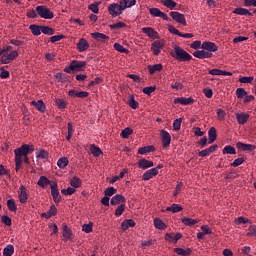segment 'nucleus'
<instances>
[{"label":"nucleus","mask_w":256,"mask_h":256,"mask_svg":"<svg viewBox=\"0 0 256 256\" xmlns=\"http://www.w3.org/2000/svg\"><path fill=\"white\" fill-rule=\"evenodd\" d=\"M233 13H235V15H250L253 16V13H251L249 10L245 9V8H236Z\"/></svg>","instance_id":"obj_43"},{"label":"nucleus","mask_w":256,"mask_h":256,"mask_svg":"<svg viewBox=\"0 0 256 256\" xmlns=\"http://www.w3.org/2000/svg\"><path fill=\"white\" fill-rule=\"evenodd\" d=\"M18 198L20 203L25 204L27 203V200L29 199V194H27V187L24 185L20 186V192L18 194Z\"/></svg>","instance_id":"obj_11"},{"label":"nucleus","mask_w":256,"mask_h":256,"mask_svg":"<svg viewBox=\"0 0 256 256\" xmlns=\"http://www.w3.org/2000/svg\"><path fill=\"white\" fill-rule=\"evenodd\" d=\"M170 16L173 19V21H176V23H180V25H184V27H186L187 20H185L184 14H181L179 12H170Z\"/></svg>","instance_id":"obj_7"},{"label":"nucleus","mask_w":256,"mask_h":256,"mask_svg":"<svg viewBox=\"0 0 256 256\" xmlns=\"http://www.w3.org/2000/svg\"><path fill=\"white\" fill-rule=\"evenodd\" d=\"M208 143H215L217 141V129L215 127H211L208 131Z\"/></svg>","instance_id":"obj_23"},{"label":"nucleus","mask_w":256,"mask_h":256,"mask_svg":"<svg viewBox=\"0 0 256 256\" xmlns=\"http://www.w3.org/2000/svg\"><path fill=\"white\" fill-rule=\"evenodd\" d=\"M155 89H157V86L145 87L143 88V93H145V95H151V93H154Z\"/></svg>","instance_id":"obj_59"},{"label":"nucleus","mask_w":256,"mask_h":256,"mask_svg":"<svg viewBox=\"0 0 256 256\" xmlns=\"http://www.w3.org/2000/svg\"><path fill=\"white\" fill-rule=\"evenodd\" d=\"M13 253H15V248L13 247V245H8L3 250V255L4 256H11V255H13Z\"/></svg>","instance_id":"obj_48"},{"label":"nucleus","mask_w":256,"mask_h":256,"mask_svg":"<svg viewBox=\"0 0 256 256\" xmlns=\"http://www.w3.org/2000/svg\"><path fill=\"white\" fill-rule=\"evenodd\" d=\"M70 185L73 189H79V187H81L82 185V181L81 178L74 176L71 180H70Z\"/></svg>","instance_id":"obj_31"},{"label":"nucleus","mask_w":256,"mask_h":256,"mask_svg":"<svg viewBox=\"0 0 256 256\" xmlns=\"http://www.w3.org/2000/svg\"><path fill=\"white\" fill-rule=\"evenodd\" d=\"M142 33H145V35L150 37V39H159V33H157V31L151 27L142 28Z\"/></svg>","instance_id":"obj_14"},{"label":"nucleus","mask_w":256,"mask_h":256,"mask_svg":"<svg viewBox=\"0 0 256 256\" xmlns=\"http://www.w3.org/2000/svg\"><path fill=\"white\" fill-rule=\"evenodd\" d=\"M162 146L167 149L171 145V134L165 130H161Z\"/></svg>","instance_id":"obj_9"},{"label":"nucleus","mask_w":256,"mask_h":256,"mask_svg":"<svg viewBox=\"0 0 256 256\" xmlns=\"http://www.w3.org/2000/svg\"><path fill=\"white\" fill-rule=\"evenodd\" d=\"M57 165L59 169H65V167L69 165V159H67V157H62L58 160Z\"/></svg>","instance_id":"obj_41"},{"label":"nucleus","mask_w":256,"mask_h":256,"mask_svg":"<svg viewBox=\"0 0 256 256\" xmlns=\"http://www.w3.org/2000/svg\"><path fill=\"white\" fill-rule=\"evenodd\" d=\"M165 47V43L160 40H156L151 45V51L156 57L161 53V49Z\"/></svg>","instance_id":"obj_6"},{"label":"nucleus","mask_w":256,"mask_h":256,"mask_svg":"<svg viewBox=\"0 0 256 256\" xmlns=\"http://www.w3.org/2000/svg\"><path fill=\"white\" fill-rule=\"evenodd\" d=\"M115 193H117V189L115 187H108L104 191V195L106 197H113V195H115Z\"/></svg>","instance_id":"obj_49"},{"label":"nucleus","mask_w":256,"mask_h":256,"mask_svg":"<svg viewBox=\"0 0 256 256\" xmlns=\"http://www.w3.org/2000/svg\"><path fill=\"white\" fill-rule=\"evenodd\" d=\"M223 155H237V151L235 150V147L228 145L224 147L222 150Z\"/></svg>","instance_id":"obj_35"},{"label":"nucleus","mask_w":256,"mask_h":256,"mask_svg":"<svg viewBox=\"0 0 256 256\" xmlns=\"http://www.w3.org/2000/svg\"><path fill=\"white\" fill-rule=\"evenodd\" d=\"M123 27H127V25L123 22H117L110 25V29H123Z\"/></svg>","instance_id":"obj_61"},{"label":"nucleus","mask_w":256,"mask_h":256,"mask_svg":"<svg viewBox=\"0 0 256 256\" xmlns=\"http://www.w3.org/2000/svg\"><path fill=\"white\" fill-rule=\"evenodd\" d=\"M236 95H237L238 99H243L245 96H247V92L245 91L244 88H238L236 90Z\"/></svg>","instance_id":"obj_56"},{"label":"nucleus","mask_w":256,"mask_h":256,"mask_svg":"<svg viewBox=\"0 0 256 256\" xmlns=\"http://www.w3.org/2000/svg\"><path fill=\"white\" fill-rule=\"evenodd\" d=\"M201 49H203L204 51H209L210 53H215L217 51H219V47L217 45H215L214 42H203L201 45Z\"/></svg>","instance_id":"obj_8"},{"label":"nucleus","mask_w":256,"mask_h":256,"mask_svg":"<svg viewBox=\"0 0 256 256\" xmlns=\"http://www.w3.org/2000/svg\"><path fill=\"white\" fill-rule=\"evenodd\" d=\"M91 37H93V39H95L96 41H104L105 39H109V36L100 33V32H94L91 34Z\"/></svg>","instance_id":"obj_36"},{"label":"nucleus","mask_w":256,"mask_h":256,"mask_svg":"<svg viewBox=\"0 0 256 256\" xmlns=\"http://www.w3.org/2000/svg\"><path fill=\"white\" fill-rule=\"evenodd\" d=\"M88 9L90 10V11H92V13H95V14H97V13H99V3H94V4H90L89 6H88Z\"/></svg>","instance_id":"obj_58"},{"label":"nucleus","mask_w":256,"mask_h":256,"mask_svg":"<svg viewBox=\"0 0 256 256\" xmlns=\"http://www.w3.org/2000/svg\"><path fill=\"white\" fill-rule=\"evenodd\" d=\"M29 29L32 35H35V37H39V35H41V26L37 24H32L29 26Z\"/></svg>","instance_id":"obj_33"},{"label":"nucleus","mask_w":256,"mask_h":256,"mask_svg":"<svg viewBox=\"0 0 256 256\" xmlns=\"http://www.w3.org/2000/svg\"><path fill=\"white\" fill-rule=\"evenodd\" d=\"M128 105L131 107V109L139 108V102L135 101V95L132 94L129 96Z\"/></svg>","instance_id":"obj_38"},{"label":"nucleus","mask_w":256,"mask_h":256,"mask_svg":"<svg viewBox=\"0 0 256 256\" xmlns=\"http://www.w3.org/2000/svg\"><path fill=\"white\" fill-rule=\"evenodd\" d=\"M247 237H256V226H250Z\"/></svg>","instance_id":"obj_64"},{"label":"nucleus","mask_w":256,"mask_h":256,"mask_svg":"<svg viewBox=\"0 0 256 256\" xmlns=\"http://www.w3.org/2000/svg\"><path fill=\"white\" fill-rule=\"evenodd\" d=\"M69 97H78L79 99H85L89 97V92L87 91H80L77 90H69L68 92Z\"/></svg>","instance_id":"obj_16"},{"label":"nucleus","mask_w":256,"mask_h":256,"mask_svg":"<svg viewBox=\"0 0 256 256\" xmlns=\"http://www.w3.org/2000/svg\"><path fill=\"white\" fill-rule=\"evenodd\" d=\"M62 229H63V237L65 241H71V237H73V232L71 231V228H69V226H67V224L64 223L62 225Z\"/></svg>","instance_id":"obj_18"},{"label":"nucleus","mask_w":256,"mask_h":256,"mask_svg":"<svg viewBox=\"0 0 256 256\" xmlns=\"http://www.w3.org/2000/svg\"><path fill=\"white\" fill-rule=\"evenodd\" d=\"M148 69H149L150 75H153L154 73H157V71L163 70V64L159 63L154 65H149Z\"/></svg>","instance_id":"obj_30"},{"label":"nucleus","mask_w":256,"mask_h":256,"mask_svg":"<svg viewBox=\"0 0 256 256\" xmlns=\"http://www.w3.org/2000/svg\"><path fill=\"white\" fill-rule=\"evenodd\" d=\"M182 223L185 224L187 227H193V225H197V223H199V220L184 217L182 218Z\"/></svg>","instance_id":"obj_34"},{"label":"nucleus","mask_w":256,"mask_h":256,"mask_svg":"<svg viewBox=\"0 0 256 256\" xmlns=\"http://www.w3.org/2000/svg\"><path fill=\"white\" fill-rule=\"evenodd\" d=\"M236 119L239 125H245L247 121H249V114L248 113H236Z\"/></svg>","instance_id":"obj_21"},{"label":"nucleus","mask_w":256,"mask_h":256,"mask_svg":"<svg viewBox=\"0 0 256 256\" xmlns=\"http://www.w3.org/2000/svg\"><path fill=\"white\" fill-rule=\"evenodd\" d=\"M82 231L85 233H91L93 231V222H89L88 224H84L82 226Z\"/></svg>","instance_id":"obj_55"},{"label":"nucleus","mask_w":256,"mask_h":256,"mask_svg":"<svg viewBox=\"0 0 256 256\" xmlns=\"http://www.w3.org/2000/svg\"><path fill=\"white\" fill-rule=\"evenodd\" d=\"M174 253H176V255H180V256H189L192 253L191 248H187L186 250L183 248H174Z\"/></svg>","instance_id":"obj_26"},{"label":"nucleus","mask_w":256,"mask_h":256,"mask_svg":"<svg viewBox=\"0 0 256 256\" xmlns=\"http://www.w3.org/2000/svg\"><path fill=\"white\" fill-rule=\"evenodd\" d=\"M37 159H49V152L47 150L41 149L36 154Z\"/></svg>","instance_id":"obj_46"},{"label":"nucleus","mask_w":256,"mask_h":256,"mask_svg":"<svg viewBox=\"0 0 256 256\" xmlns=\"http://www.w3.org/2000/svg\"><path fill=\"white\" fill-rule=\"evenodd\" d=\"M193 56L197 57V59H211V57H213V53L205 50H197L193 53Z\"/></svg>","instance_id":"obj_12"},{"label":"nucleus","mask_w":256,"mask_h":256,"mask_svg":"<svg viewBox=\"0 0 256 256\" xmlns=\"http://www.w3.org/2000/svg\"><path fill=\"white\" fill-rule=\"evenodd\" d=\"M51 195L54 203H61V194H59V188L57 182H54L50 185Z\"/></svg>","instance_id":"obj_5"},{"label":"nucleus","mask_w":256,"mask_h":256,"mask_svg":"<svg viewBox=\"0 0 256 256\" xmlns=\"http://www.w3.org/2000/svg\"><path fill=\"white\" fill-rule=\"evenodd\" d=\"M171 55L176 61H191L193 57L187 51L179 46L174 47V52Z\"/></svg>","instance_id":"obj_2"},{"label":"nucleus","mask_w":256,"mask_h":256,"mask_svg":"<svg viewBox=\"0 0 256 256\" xmlns=\"http://www.w3.org/2000/svg\"><path fill=\"white\" fill-rule=\"evenodd\" d=\"M165 240L169 243H175V233H166Z\"/></svg>","instance_id":"obj_62"},{"label":"nucleus","mask_w":256,"mask_h":256,"mask_svg":"<svg viewBox=\"0 0 256 256\" xmlns=\"http://www.w3.org/2000/svg\"><path fill=\"white\" fill-rule=\"evenodd\" d=\"M7 207L9 211H12L13 213H17V204L15 203V200L13 199L7 200Z\"/></svg>","instance_id":"obj_42"},{"label":"nucleus","mask_w":256,"mask_h":256,"mask_svg":"<svg viewBox=\"0 0 256 256\" xmlns=\"http://www.w3.org/2000/svg\"><path fill=\"white\" fill-rule=\"evenodd\" d=\"M225 117H227V113L225 110L219 108L217 109V119L218 121H225Z\"/></svg>","instance_id":"obj_50"},{"label":"nucleus","mask_w":256,"mask_h":256,"mask_svg":"<svg viewBox=\"0 0 256 256\" xmlns=\"http://www.w3.org/2000/svg\"><path fill=\"white\" fill-rule=\"evenodd\" d=\"M36 12L41 19H53L55 17V14L45 5H40L36 7Z\"/></svg>","instance_id":"obj_3"},{"label":"nucleus","mask_w":256,"mask_h":256,"mask_svg":"<svg viewBox=\"0 0 256 256\" xmlns=\"http://www.w3.org/2000/svg\"><path fill=\"white\" fill-rule=\"evenodd\" d=\"M76 189L73 187H68L67 189H62L61 193L62 195H73L75 193Z\"/></svg>","instance_id":"obj_57"},{"label":"nucleus","mask_w":256,"mask_h":256,"mask_svg":"<svg viewBox=\"0 0 256 256\" xmlns=\"http://www.w3.org/2000/svg\"><path fill=\"white\" fill-rule=\"evenodd\" d=\"M149 13L150 15H152V17H161V19H163L164 21H169V16H167V14H165L164 12H161L159 8H150Z\"/></svg>","instance_id":"obj_10"},{"label":"nucleus","mask_w":256,"mask_h":256,"mask_svg":"<svg viewBox=\"0 0 256 256\" xmlns=\"http://www.w3.org/2000/svg\"><path fill=\"white\" fill-rule=\"evenodd\" d=\"M253 77L250 76V77H247V76H244V77H241L239 78V82L240 83H253Z\"/></svg>","instance_id":"obj_63"},{"label":"nucleus","mask_w":256,"mask_h":256,"mask_svg":"<svg viewBox=\"0 0 256 256\" xmlns=\"http://www.w3.org/2000/svg\"><path fill=\"white\" fill-rule=\"evenodd\" d=\"M183 122V118H178L173 122V130L181 131V123Z\"/></svg>","instance_id":"obj_53"},{"label":"nucleus","mask_w":256,"mask_h":256,"mask_svg":"<svg viewBox=\"0 0 256 256\" xmlns=\"http://www.w3.org/2000/svg\"><path fill=\"white\" fill-rule=\"evenodd\" d=\"M157 175H159V171H157V168H152L150 170H147L142 175V179L143 181H149V179H153V177H157Z\"/></svg>","instance_id":"obj_13"},{"label":"nucleus","mask_w":256,"mask_h":256,"mask_svg":"<svg viewBox=\"0 0 256 256\" xmlns=\"http://www.w3.org/2000/svg\"><path fill=\"white\" fill-rule=\"evenodd\" d=\"M130 135H133V129H131L129 127L123 129L122 132H121V137L123 139H129Z\"/></svg>","instance_id":"obj_47"},{"label":"nucleus","mask_w":256,"mask_h":256,"mask_svg":"<svg viewBox=\"0 0 256 256\" xmlns=\"http://www.w3.org/2000/svg\"><path fill=\"white\" fill-rule=\"evenodd\" d=\"M35 149L33 145L23 144L21 147L16 148L14 150L15 153V171H19L21 169V165L23 164V159L21 157H27L29 153H33Z\"/></svg>","instance_id":"obj_1"},{"label":"nucleus","mask_w":256,"mask_h":256,"mask_svg":"<svg viewBox=\"0 0 256 256\" xmlns=\"http://www.w3.org/2000/svg\"><path fill=\"white\" fill-rule=\"evenodd\" d=\"M154 227H156V229H160L161 231H165V229H167V224H165L160 218H155Z\"/></svg>","instance_id":"obj_28"},{"label":"nucleus","mask_w":256,"mask_h":256,"mask_svg":"<svg viewBox=\"0 0 256 256\" xmlns=\"http://www.w3.org/2000/svg\"><path fill=\"white\" fill-rule=\"evenodd\" d=\"M31 105H33L37 111H40V113H45V111H47V107L45 106V102H43V100L32 101Z\"/></svg>","instance_id":"obj_17"},{"label":"nucleus","mask_w":256,"mask_h":256,"mask_svg":"<svg viewBox=\"0 0 256 256\" xmlns=\"http://www.w3.org/2000/svg\"><path fill=\"white\" fill-rule=\"evenodd\" d=\"M123 211H125V204H120L115 210V216L121 217V215H123Z\"/></svg>","instance_id":"obj_54"},{"label":"nucleus","mask_w":256,"mask_h":256,"mask_svg":"<svg viewBox=\"0 0 256 256\" xmlns=\"http://www.w3.org/2000/svg\"><path fill=\"white\" fill-rule=\"evenodd\" d=\"M139 169H149V167H153V161H149L145 158L138 161Z\"/></svg>","instance_id":"obj_24"},{"label":"nucleus","mask_w":256,"mask_h":256,"mask_svg":"<svg viewBox=\"0 0 256 256\" xmlns=\"http://www.w3.org/2000/svg\"><path fill=\"white\" fill-rule=\"evenodd\" d=\"M55 105L58 107V109H65V107H67V102H65L63 99L56 98Z\"/></svg>","instance_id":"obj_51"},{"label":"nucleus","mask_w":256,"mask_h":256,"mask_svg":"<svg viewBox=\"0 0 256 256\" xmlns=\"http://www.w3.org/2000/svg\"><path fill=\"white\" fill-rule=\"evenodd\" d=\"M127 200L125 199V196L121 195V194H116L115 196H113L110 200V204L111 205H125V202Z\"/></svg>","instance_id":"obj_15"},{"label":"nucleus","mask_w":256,"mask_h":256,"mask_svg":"<svg viewBox=\"0 0 256 256\" xmlns=\"http://www.w3.org/2000/svg\"><path fill=\"white\" fill-rule=\"evenodd\" d=\"M1 221L2 223H4V225H6L7 227H11L12 225V221L11 218L9 216H2L1 217Z\"/></svg>","instance_id":"obj_60"},{"label":"nucleus","mask_w":256,"mask_h":256,"mask_svg":"<svg viewBox=\"0 0 256 256\" xmlns=\"http://www.w3.org/2000/svg\"><path fill=\"white\" fill-rule=\"evenodd\" d=\"M166 211H171V213H179V211H183V208L179 204H172L170 207L166 208Z\"/></svg>","instance_id":"obj_40"},{"label":"nucleus","mask_w":256,"mask_h":256,"mask_svg":"<svg viewBox=\"0 0 256 256\" xmlns=\"http://www.w3.org/2000/svg\"><path fill=\"white\" fill-rule=\"evenodd\" d=\"M174 103L175 104L179 103L180 105H191L192 103H195V100L192 97L190 98L180 97V98H176L174 100Z\"/></svg>","instance_id":"obj_22"},{"label":"nucleus","mask_w":256,"mask_h":256,"mask_svg":"<svg viewBox=\"0 0 256 256\" xmlns=\"http://www.w3.org/2000/svg\"><path fill=\"white\" fill-rule=\"evenodd\" d=\"M71 63H72V67H73L74 71H83V67H85L87 65L86 61L74 60Z\"/></svg>","instance_id":"obj_25"},{"label":"nucleus","mask_w":256,"mask_h":256,"mask_svg":"<svg viewBox=\"0 0 256 256\" xmlns=\"http://www.w3.org/2000/svg\"><path fill=\"white\" fill-rule=\"evenodd\" d=\"M41 33L44 35H55V29L49 26H41Z\"/></svg>","instance_id":"obj_44"},{"label":"nucleus","mask_w":256,"mask_h":256,"mask_svg":"<svg viewBox=\"0 0 256 256\" xmlns=\"http://www.w3.org/2000/svg\"><path fill=\"white\" fill-rule=\"evenodd\" d=\"M114 49L115 51H118L119 53H129V50L125 47H123V45L119 44V43H115L114 44Z\"/></svg>","instance_id":"obj_52"},{"label":"nucleus","mask_w":256,"mask_h":256,"mask_svg":"<svg viewBox=\"0 0 256 256\" xmlns=\"http://www.w3.org/2000/svg\"><path fill=\"white\" fill-rule=\"evenodd\" d=\"M121 227L123 231H127L129 227H135V220L133 219L124 220L121 224Z\"/></svg>","instance_id":"obj_29"},{"label":"nucleus","mask_w":256,"mask_h":256,"mask_svg":"<svg viewBox=\"0 0 256 256\" xmlns=\"http://www.w3.org/2000/svg\"><path fill=\"white\" fill-rule=\"evenodd\" d=\"M161 2L167 9H175V7H177V2L173 0H162Z\"/></svg>","instance_id":"obj_45"},{"label":"nucleus","mask_w":256,"mask_h":256,"mask_svg":"<svg viewBox=\"0 0 256 256\" xmlns=\"http://www.w3.org/2000/svg\"><path fill=\"white\" fill-rule=\"evenodd\" d=\"M108 11L112 17H119L125 10L121 4L113 3L108 6Z\"/></svg>","instance_id":"obj_4"},{"label":"nucleus","mask_w":256,"mask_h":256,"mask_svg":"<svg viewBox=\"0 0 256 256\" xmlns=\"http://www.w3.org/2000/svg\"><path fill=\"white\" fill-rule=\"evenodd\" d=\"M77 49L80 53H82L83 51H87V49H89V42H87L85 38H81L77 43Z\"/></svg>","instance_id":"obj_20"},{"label":"nucleus","mask_w":256,"mask_h":256,"mask_svg":"<svg viewBox=\"0 0 256 256\" xmlns=\"http://www.w3.org/2000/svg\"><path fill=\"white\" fill-rule=\"evenodd\" d=\"M155 151V146H144L142 148H139L138 153L139 155H147V153H153Z\"/></svg>","instance_id":"obj_27"},{"label":"nucleus","mask_w":256,"mask_h":256,"mask_svg":"<svg viewBox=\"0 0 256 256\" xmlns=\"http://www.w3.org/2000/svg\"><path fill=\"white\" fill-rule=\"evenodd\" d=\"M137 3V0H122L120 1V5H122V8L128 9L129 7H133Z\"/></svg>","instance_id":"obj_39"},{"label":"nucleus","mask_w":256,"mask_h":256,"mask_svg":"<svg viewBox=\"0 0 256 256\" xmlns=\"http://www.w3.org/2000/svg\"><path fill=\"white\" fill-rule=\"evenodd\" d=\"M37 185H39V187H47V185H51V180L45 176H41L37 182Z\"/></svg>","instance_id":"obj_37"},{"label":"nucleus","mask_w":256,"mask_h":256,"mask_svg":"<svg viewBox=\"0 0 256 256\" xmlns=\"http://www.w3.org/2000/svg\"><path fill=\"white\" fill-rule=\"evenodd\" d=\"M90 152L93 155V157H99L100 155H103V151L101 150V148H99L95 144H92L90 146Z\"/></svg>","instance_id":"obj_32"},{"label":"nucleus","mask_w":256,"mask_h":256,"mask_svg":"<svg viewBox=\"0 0 256 256\" xmlns=\"http://www.w3.org/2000/svg\"><path fill=\"white\" fill-rule=\"evenodd\" d=\"M237 149H242V151H255L256 146L253 144H245L243 142L236 143Z\"/></svg>","instance_id":"obj_19"}]
</instances>
